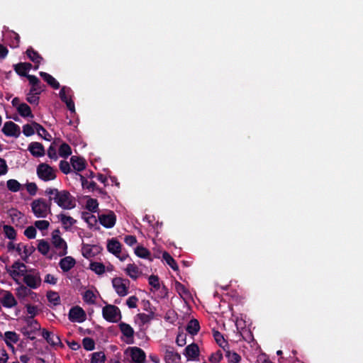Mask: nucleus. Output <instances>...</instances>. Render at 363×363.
I'll use <instances>...</instances> for the list:
<instances>
[{"label":"nucleus","mask_w":363,"mask_h":363,"mask_svg":"<svg viewBox=\"0 0 363 363\" xmlns=\"http://www.w3.org/2000/svg\"><path fill=\"white\" fill-rule=\"evenodd\" d=\"M35 250L33 247H28L21 243V255L23 259L26 260Z\"/></svg>","instance_id":"nucleus-52"},{"label":"nucleus","mask_w":363,"mask_h":363,"mask_svg":"<svg viewBox=\"0 0 363 363\" xmlns=\"http://www.w3.org/2000/svg\"><path fill=\"white\" fill-rule=\"evenodd\" d=\"M32 125L35 127L37 134L43 138L44 140L50 141L52 139L51 135L46 130V129L40 123L33 121Z\"/></svg>","instance_id":"nucleus-22"},{"label":"nucleus","mask_w":363,"mask_h":363,"mask_svg":"<svg viewBox=\"0 0 363 363\" xmlns=\"http://www.w3.org/2000/svg\"><path fill=\"white\" fill-rule=\"evenodd\" d=\"M96 248V245H93L92 247H91L89 245H84L82 247V255L87 259L92 257L96 254V252H93V249Z\"/></svg>","instance_id":"nucleus-40"},{"label":"nucleus","mask_w":363,"mask_h":363,"mask_svg":"<svg viewBox=\"0 0 363 363\" xmlns=\"http://www.w3.org/2000/svg\"><path fill=\"white\" fill-rule=\"evenodd\" d=\"M113 287L117 294L120 296H125L128 293L130 281L121 277H115L112 279Z\"/></svg>","instance_id":"nucleus-5"},{"label":"nucleus","mask_w":363,"mask_h":363,"mask_svg":"<svg viewBox=\"0 0 363 363\" xmlns=\"http://www.w3.org/2000/svg\"><path fill=\"white\" fill-rule=\"evenodd\" d=\"M6 186L8 189L12 192L18 191L21 186V184L13 179H9L6 182Z\"/></svg>","instance_id":"nucleus-42"},{"label":"nucleus","mask_w":363,"mask_h":363,"mask_svg":"<svg viewBox=\"0 0 363 363\" xmlns=\"http://www.w3.org/2000/svg\"><path fill=\"white\" fill-rule=\"evenodd\" d=\"M23 277V282L30 289H35L41 284V278L38 272H33V274L25 273Z\"/></svg>","instance_id":"nucleus-6"},{"label":"nucleus","mask_w":363,"mask_h":363,"mask_svg":"<svg viewBox=\"0 0 363 363\" xmlns=\"http://www.w3.org/2000/svg\"><path fill=\"white\" fill-rule=\"evenodd\" d=\"M56 169L46 163H40L38 165L36 172L38 178L43 182H49L55 179Z\"/></svg>","instance_id":"nucleus-4"},{"label":"nucleus","mask_w":363,"mask_h":363,"mask_svg":"<svg viewBox=\"0 0 363 363\" xmlns=\"http://www.w3.org/2000/svg\"><path fill=\"white\" fill-rule=\"evenodd\" d=\"M29 295L35 296V293L27 286L21 285L16 289V296L20 300H24Z\"/></svg>","instance_id":"nucleus-23"},{"label":"nucleus","mask_w":363,"mask_h":363,"mask_svg":"<svg viewBox=\"0 0 363 363\" xmlns=\"http://www.w3.org/2000/svg\"><path fill=\"white\" fill-rule=\"evenodd\" d=\"M28 57L35 64L34 69H38L39 64L43 60L42 56L35 50L32 47H29L26 50Z\"/></svg>","instance_id":"nucleus-19"},{"label":"nucleus","mask_w":363,"mask_h":363,"mask_svg":"<svg viewBox=\"0 0 363 363\" xmlns=\"http://www.w3.org/2000/svg\"><path fill=\"white\" fill-rule=\"evenodd\" d=\"M72 89L69 87L62 86L61 90L60 91L59 95L61 101L64 103L69 101V99H72L71 94Z\"/></svg>","instance_id":"nucleus-35"},{"label":"nucleus","mask_w":363,"mask_h":363,"mask_svg":"<svg viewBox=\"0 0 363 363\" xmlns=\"http://www.w3.org/2000/svg\"><path fill=\"white\" fill-rule=\"evenodd\" d=\"M52 243L59 250L57 252L58 256L63 257L67 254V245L63 238L61 237L52 238Z\"/></svg>","instance_id":"nucleus-11"},{"label":"nucleus","mask_w":363,"mask_h":363,"mask_svg":"<svg viewBox=\"0 0 363 363\" xmlns=\"http://www.w3.org/2000/svg\"><path fill=\"white\" fill-rule=\"evenodd\" d=\"M225 357L230 363H238L241 359V357L237 352L230 350L226 351Z\"/></svg>","instance_id":"nucleus-44"},{"label":"nucleus","mask_w":363,"mask_h":363,"mask_svg":"<svg viewBox=\"0 0 363 363\" xmlns=\"http://www.w3.org/2000/svg\"><path fill=\"white\" fill-rule=\"evenodd\" d=\"M19 340L18 335L13 331H7L4 333V340L8 346L12 347L11 343L16 344Z\"/></svg>","instance_id":"nucleus-29"},{"label":"nucleus","mask_w":363,"mask_h":363,"mask_svg":"<svg viewBox=\"0 0 363 363\" xmlns=\"http://www.w3.org/2000/svg\"><path fill=\"white\" fill-rule=\"evenodd\" d=\"M7 43L11 48H18L20 43L19 35L14 31H10L7 35Z\"/></svg>","instance_id":"nucleus-25"},{"label":"nucleus","mask_w":363,"mask_h":363,"mask_svg":"<svg viewBox=\"0 0 363 363\" xmlns=\"http://www.w3.org/2000/svg\"><path fill=\"white\" fill-rule=\"evenodd\" d=\"M60 171L65 174H68L71 172L70 164L65 160H61L59 164Z\"/></svg>","instance_id":"nucleus-57"},{"label":"nucleus","mask_w":363,"mask_h":363,"mask_svg":"<svg viewBox=\"0 0 363 363\" xmlns=\"http://www.w3.org/2000/svg\"><path fill=\"white\" fill-rule=\"evenodd\" d=\"M106 355L103 352H96L91 354V363H105Z\"/></svg>","instance_id":"nucleus-38"},{"label":"nucleus","mask_w":363,"mask_h":363,"mask_svg":"<svg viewBox=\"0 0 363 363\" xmlns=\"http://www.w3.org/2000/svg\"><path fill=\"white\" fill-rule=\"evenodd\" d=\"M40 76L45 80L52 88L57 89L60 88V83L50 74L40 72Z\"/></svg>","instance_id":"nucleus-26"},{"label":"nucleus","mask_w":363,"mask_h":363,"mask_svg":"<svg viewBox=\"0 0 363 363\" xmlns=\"http://www.w3.org/2000/svg\"><path fill=\"white\" fill-rule=\"evenodd\" d=\"M35 228H37L40 230H47L50 226V223L45 220H36L34 223Z\"/></svg>","instance_id":"nucleus-58"},{"label":"nucleus","mask_w":363,"mask_h":363,"mask_svg":"<svg viewBox=\"0 0 363 363\" xmlns=\"http://www.w3.org/2000/svg\"><path fill=\"white\" fill-rule=\"evenodd\" d=\"M183 354L188 359H195L199 355V348L198 345L196 343L189 345L186 347Z\"/></svg>","instance_id":"nucleus-18"},{"label":"nucleus","mask_w":363,"mask_h":363,"mask_svg":"<svg viewBox=\"0 0 363 363\" xmlns=\"http://www.w3.org/2000/svg\"><path fill=\"white\" fill-rule=\"evenodd\" d=\"M162 258L166 262V263L174 270V271H178L179 267L175 261V259L168 253L167 252L164 251L162 253Z\"/></svg>","instance_id":"nucleus-32"},{"label":"nucleus","mask_w":363,"mask_h":363,"mask_svg":"<svg viewBox=\"0 0 363 363\" xmlns=\"http://www.w3.org/2000/svg\"><path fill=\"white\" fill-rule=\"evenodd\" d=\"M83 299L86 303L94 304L95 303L96 296L91 290H86L83 296Z\"/></svg>","instance_id":"nucleus-49"},{"label":"nucleus","mask_w":363,"mask_h":363,"mask_svg":"<svg viewBox=\"0 0 363 363\" xmlns=\"http://www.w3.org/2000/svg\"><path fill=\"white\" fill-rule=\"evenodd\" d=\"M102 315L110 323H118L122 318L119 308L111 304H108L102 308Z\"/></svg>","instance_id":"nucleus-3"},{"label":"nucleus","mask_w":363,"mask_h":363,"mask_svg":"<svg viewBox=\"0 0 363 363\" xmlns=\"http://www.w3.org/2000/svg\"><path fill=\"white\" fill-rule=\"evenodd\" d=\"M82 218L84 220L90 228L94 226L97 223V219L95 216L88 212L82 213Z\"/></svg>","instance_id":"nucleus-37"},{"label":"nucleus","mask_w":363,"mask_h":363,"mask_svg":"<svg viewBox=\"0 0 363 363\" xmlns=\"http://www.w3.org/2000/svg\"><path fill=\"white\" fill-rule=\"evenodd\" d=\"M82 345L84 350L87 351H92L95 348V342L91 337H84L82 340Z\"/></svg>","instance_id":"nucleus-48"},{"label":"nucleus","mask_w":363,"mask_h":363,"mask_svg":"<svg viewBox=\"0 0 363 363\" xmlns=\"http://www.w3.org/2000/svg\"><path fill=\"white\" fill-rule=\"evenodd\" d=\"M30 154L35 157H43L45 154V148L43 144L38 142H32L28 147Z\"/></svg>","instance_id":"nucleus-13"},{"label":"nucleus","mask_w":363,"mask_h":363,"mask_svg":"<svg viewBox=\"0 0 363 363\" xmlns=\"http://www.w3.org/2000/svg\"><path fill=\"white\" fill-rule=\"evenodd\" d=\"M223 359V354L221 351L218 350L214 353H212L208 358L211 363H219Z\"/></svg>","instance_id":"nucleus-54"},{"label":"nucleus","mask_w":363,"mask_h":363,"mask_svg":"<svg viewBox=\"0 0 363 363\" xmlns=\"http://www.w3.org/2000/svg\"><path fill=\"white\" fill-rule=\"evenodd\" d=\"M13 271L11 272V275L19 277L23 276L26 272V266L23 262L20 261L15 262L11 266Z\"/></svg>","instance_id":"nucleus-24"},{"label":"nucleus","mask_w":363,"mask_h":363,"mask_svg":"<svg viewBox=\"0 0 363 363\" xmlns=\"http://www.w3.org/2000/svg\"><path fill=\"white\" fill-rule=\"evenodd\" d=\"M138 301V298L135 296H132L127 299L126 304L130 308H135L137 307Z\"/></svg>","instance_id":"nucleus-64"},{"label":"nucleus","mask_w":363,"mask_h":363,"mask_svg":"<svg viewBox=\"0 0 363 363\" xmlns=\"http://www.w3.org/2000/svg\"><path fill=\"white\" fill-rule=\"evenodd\" d=\"M130 351L131 363H145L146 359L145 352L140 347H132L128 349Z\"/></svg>","instance_id":"nucleus-9"},{"label":"nucleus","mask_w":363,"mask_h":363,"mask_svg":"<svg viewBox=\"0 0 363 363\" xmlns=\"http://www.w3.org/2000/svg\"><path fill=\"white\" fill-rule=\"evenodd\" d=\"M148 282L155 290H158L160 287V279L157 275H150L148 278Z\"/></svg>","instance_id":"nucleus-53"},{"label":"nucleus","mask_w":363,"mask_h":363,"mask_svg":"<svg viewBox=\"0 0 363 363\" xmlns=\"http://www.w3.org/2000/svg\"><path fill=\"white\" fill-rule=\"evenodd\" d=\"M25 63L19 62L13 65V69L15 72L21 77H26L28 74L26 71V68L24 66Z\"/></svg>","instance_id":"nucleus-50"},{"label":"nucleus","mask_w":363,"mask_h":363,"mask_svg":"<svg viewBox=\"0 0 363 363\" xmlns=\"http://www.w3.org/2000/svg\"><path fill=\"white\" fill-rule=\"evenodd\" d=\"M121 244L116 238H112L108 241L107 250L115 256L121 254Z\"/></svg>","instance_id":"nucleus-20"},{"label":"nucleus","mask_w":363,"mask_h":363,"mask_svg":"<svg viewBox=\"0 0 363 363\" xmlns=\"http://www.w3.org/2000/svg\"><path fill=\"white\" fill-rule=\"evenodd\" d=\"M86 317L85 311L78 306L72 307L68 314L69 320L73 323H82L86 320Z\"/></svg>","instance_id":"nucleus-7"},{"label":"nucleus","mask_w":363,"mask_h":363,"mask_svg":"<svg viewBox=\"0 0 363 363\" xmlns=\"http://www.w3.org/2000/svg\"><path fill=\"white\" fill-rule=\"evenodd\" d=\"M118 327L122 334L127 338L126 343L133 344L134 336L133 328L129 324L123 322L120 323Z\"/></svg>","instance_id":"nucleus-12"},{"label":"nucleus","mask_w":363,"mask_h":363,"mask_svg":"<svg viewBox=\"0 0 363 363\" xmlns=\"http://www.w3.org/2000/svg\"><path fill=\"white\" fill-rule=\"evenodd\" d=\"M37 248L42 255H47L50 247L48 242L42 239L39 240Z\"/></svg>","instance_id":"nucleus-39"},{"label":"nucleus","mask_w":363,"mask_h":363,"mask_svg":"<svg viewBox=\"0 0 363 363\" xmlns=\"http://www.w3.org/2000/svg\"><path fill=\"white\" fill-rule=\"evenodd\" d=\"M125 271L126 274L134 280L138 279L140 274L139 269L135 264H128Z\"/></svg>","instance_id":"nucleus-30"},{"label":"nucleus","mask_w":363,"mask_h":363,"mask_svg":"<svg viewBox=\"0 0 363 363\" xmlns=\"http://www.w3.org/2000/svg\"><path fill=\"white\" fill-rule=\"evenodd\" d=\"M70 163L73 169L77 172L83 171L86 166V160L83 157L75 155L71 157Z\"/></svg>","instance_id":"nucleus-16"},{"label":"nucleus","mask_w":363,"mask_h":363,"mask_svg":"<svg viewBox=\"0 0 363 363\" xmlns=\"http://www.w3.org/2000/svg\"><path fill=\"white\" fill-rule=\"evenodd\" d=\"M2 132L6 136L18 138L21 134V129L15 123L7 121L4 125Z\"/></svg>","instance_id":"nucleus-10"},{"label":"nucleus","mask_w":363,"mask_h":363,"mask_svg":"<svg viewBox=\"0 0 363 363\" xmlns=\"http://www.w3.org/2000/svg\"><path fill=\"white\" fill-rule=\"evenodd\" d=\"M200 329L199 323L196 319H191L187 324L186 326V331L192 335H194L198 333Z\"/></svg>","instance_id":"nucleus-31"},{"label":"nucleus","mask_w":363,"mask_h":363,"mask_svg":"<svg viewBox=\"0 0 363 363\" xmlns=\"http://www.w3.org/2000/svg\"><path fill=\"white\" fill-rule=\"evenodd\" d=\"M32 211L37 218H46L51 213V203L45 199L40 198L35 199L30 203Z\"/></svg>","instance_id":"nucleus-2"},{"label":"nucleus","mask_w":363,"mask_h":363,"mask_svg":"<svg viewBox=\"0 0 363 363\" xmlns=\"http://www.w3.org/2000/svg\"><path fill=\"white\" fill-rule=\"evenodd\" d=\"M26 189L30 195L34 196L36 194L38 186L35 183L30 182L28 183L26 185Z\"/></svg>","instance_id":"nucleus-63"},{"label":"nucleus","mask_w":363,"mask_h":363,"mask_svg":"<svg viewBox=\"0 0 363 363\" xmlns=\"http://www.w3.org/2000/svg\"><path fill=\"white\" fill-rule=\"evenodd\" d=\"M26 324H27V327L28 328H30L31 329H34V330H39L40 329V325L38 323V321L35 319H34V318H32V317H26L24 318Z\"/></svg>","instance_id":"nucleus-45"},{"label":"nucleus","mask_w":363,"mask_h":363,"mask_svg":"<svg viewBox=\"0 0 363 363\" xmlns=\"http://www.w3.org/2000/svg\"><path fill=\"white\" fill-rule=\"evenodd\" d=\"M72 154V149L70 146L66 143H63L59 148V155L60 157L67 158Z\"/></svg>","instance_id":"nucleus-36"},{"label":"nucleus","mask_w":363,"mask_h":363,"mask_svg":"<svg viewBox=\"0 0 363 363\" xmlns=\"http://www.w3.org/2000/svg\"><path fill=\"white\" fill-rule=\"evenodd\" d=\"M58 218L66 230L74 225L77 222V220H74L72 217L67 216L64 213L58 215Z\"/></svg>","instance_id":"nucleus-28"},{"label":"nucleus","mask_w":363,"mask_h":363,"mask_svg":"<svg viewBox=\"0 0 363 363\" xmlns=\"http://www.w3.org/2000/svg\"><path fill=\"white\" fill-rule=\"evenodd\" d=\"M35 127L31 124H25L23 126V133L26 136L29 137L33 135L35 133Z\"/></svg>","instance_id":"nucleus-55"},{"label":"nucleus","mask_w":363,"mask_h":363,"mask_svg":"<svg viewBox=\"0 0 363 363\" xmlns=\"http://www.w3.org/2000/svg\"><path fill=\"white\" fill-rule=\"evenodd\" d=\"M2 306L5 308H12L17 305V301L11 291H6L1 300Z\"/></svg>","instance_id":"nucleus-17"},{"label":"nucleus","mask_w":363,"mask_h":363,"mask_svg":"<svg viewBox=\"0 0 363 363\" xmlns=\"http://www.w3.org/2000/svg\"><path fill=\"white\" fill-rule=\"evenodd\" d=\"M24 235L28 239H34L36 236V229L35 227L30 225L26 228L24 230Z\"/></svg>","instance_id":"nucleus-59"},{"label":"nucleus","mask_w":363,"mask_h":363,"mask_svg":"<svg viewBox=\"0 0 363 363\" xmlns=\"http://www.w3.org/2000/svg\"><path fill=\"white\" fill-rule=\"evenodd\" d=\"M36 331L37 330L34 329L28 330V327L27 326H24L21 329V332L23 333V335L31 340L35 339V337L31 336V335L35 333Z\"/></svg>","instance_id":"nucleus-61"},{"label":"nucleus","mask_w":363,"mask_h":363,"mask_svg":"<svg viewBox=\"0 0 363 363\" xmlns=\"http://www.w3.org/2000/svg\"><path fill=\"white\" fill-rule=\"evenodd\" d=\"M99 223L106 228H113L116 222V216L112 211L99 216Z\"/></svg>","instance_id":"nucleus-8"},{"label":"nucleus","mask_w":363,"mask_h":363,"mask_svg":"<svg viewBox=\"0 0 363 363\" xmlns=\"http://www.w3.org/2000/svg\"><path fill=\"white\" fill-rule=\"evenodd\" d=\"M47 298L48 301L53 306H56L60 304V297L57 292L49 291L47 293Z\"/></svg>","instance_id":"nucleus-33"},{"label":"nucleus","mask_w":363,"mask_h":363,"mask_svg":"<svg viewBox=\"0 0 363 363\" xmlns=\"http://www.w3.org/2000/svg\"><path fill=\"white\" fill-rule=\"evenodd\" d=\"M164 359L167 363H176L180 361L181 355L175 352L173 348L167 349Z\"/></svg>","instance_id":"nucleus-21"},{"label":"nucleus","mask_w":363,"mask_h":363,"mask_svg":"<svg viewBox=\"0 0 363 363\" xmlns=\"http://www.w3.org/2000/svg\"><path fill=\"white\" fill-rule=\"evenodd\" d=\"M45 194L49 196V201H53L62 209L70 210L75 207V198L67 190L48 188Z\"/></svg>","instance_id":"nucleus-1"},{"label":"nucleus","mask_w":363,"mask_h":363,"mask_svg":"<svg viewBox=\"0 0 363 363\" xmlns=\"http://www.w3.org/2000/svg\"><path fill=\"white\" fill-rule=\"evenodd\" d=\"M4 233L5 236L9 240H14L16 237V231L11 225H4Z\"/></svg>","instance_id":"nucleus-41"},{"label":"nucleus","mask_w":363,"mask_h":363,"mask_svg":"<svg viewBox=\"0 0 363 363\" xmlns=\"http://www.w3.org/2000/svg\"><path fill=\"white\" fill-rule=\"evenodd\" d=\"M25 307L27 310V313L30 315L29 317L34 318L38 315L40 310L37 306H33L29 303L25 304Z\"/></svg>","instance_id":"nucleus-51"},{"label":"nucleus","mask_w":363,"mask_h":363,"mask_svg":"<svg viewBox=\"0 0 363 363\" xmlns=\"http://www.w3.org/2000/svg\"><path fill=\"white\" fill-rule=\"evenodd\" d=\"M154 313L152 312L150 314L146 313H138V317L139 318L143 325L148 323L153 318Z\"/></svg>","instance_id":"nucleus-56"},{"label":"nucleus","mask_w":363,"mask_h":363,"mask_svg":"<svg viewBox=\"0 0 363 363\" xmlns=\"http://www.w3.org/2000/svg\"><path fill=\"white\" fill-rule=\"evenodd\" d=\"M99 203L96 199L89 198L86 203V208L91 212L95 213L97 211Z\"/></svg>","instance_id":"nucleus-47"},{"label":"nucleus","mask_w":363,"mask_h":363,"mask_svg":"<svg viewBox=\"0 0 363 363\" xmlns=\"http://www.w3.org/2000/svg\"><path fill=\"white\" fill-rule=\"evenodd\" d=\"M43 84H40L39 85L32 86L29 90L30 95H39L43 91Z\"/></svg>","instance_id":"nucleus-60"},{"label":"nucleus","mask_w":363,"mask_h":363,"mask_svg":"<svg viewBox=\"0 0 363 363\" xmlns=\"http://www.w3.org/2000/svg\"><path fill=\"white\" fill-rule=\"evenodd\" d=\"M89 269L99 275L103 274L105 272V265L101 262H91Z\"/></svg>","instance_id":"nucleus-34"},{"label":"nucleus","mask_w":363,"mask_h":363,"mask_svg":"<svg viewBox=\"0 0 363 363\" xmlns=\"http://www.w3.org/2000/svg\"><path fill=\"white\" fill-rule=\"evenodd\" d=\"M42 335L45 339V340L52 346L62 345L59 335L54 334L52 332L43 329L42 332Z\"/></svg>","instance_id":"nucleus-14"},{"label":"nucleus","mask_w":363,"mask_h":363,"mask_svg":"<svg viewBox=\"0 0 363 363\" xmlns=\"http://www.w3.org/2000/svg\"><path fill=\"white\" fill-rule=\"evenodd\" d=\"M135 254L138 257H139L140 258H144V259H147L150 256V251L143 246H138L135 249Z\"/></svg>","instance_id":"nucleus-43"},{"label":"nucleus","mask_w":363,"mask_h":363,"mask_svg":"<svg viewBox=\"0 0 363 363\" xmlns=\"http://www.w3.org/2000/svg\"><path fill=\"white\" fill-rule=\"evenodd\" d=\"M17 111L23 118H33L30 107L26 103H21L19 104L17 107Z\"/></svg>","instance_id":"nucleus-27"},{"label":"nucleus","mask_w":363,"mask_h":363,"mask_svg":"<svg viewBox=\"0 0 363 363\" xmlns=\"http://www.w3.org/2000/svg\"><path fill=\"white\" fill-rule=\"evenodd\" d=\"M213 335L216 343L221 347H224V345H227L223 335L218 330H213Z\"/></svg>","instance_id":"nucleus-46"},{"label":"nucleus","mask_w":363,"mask_h":363,"mask_svg":"<svg viewBox=\"0 0 363 363\" xmlns=\"http://www.w3.org/2000/svg\"><path fill=\"white\" fill-rule=\"evenodd\" d=\"M175 288L179 294V295H188L189 294V290L180 282L177 281L175 283Z\"/></svg>","instance_id":"nucleus-62"},{"label":"nucleus","mask_w":363,"mask_h":363,"mask_svg":"<svg viewBox=\"0 0 363 363\" xmlns=\"http://www.w3.org/2000/svg\"><path fill=\"white\" fill-rule=\"evenodd\" d=\"M76 264V260L71 256H66L62 258L59 262L60 269L64 272H67L72 269Z\"/></svg>","instance_id":"nucleus-15"}]
</instances>
